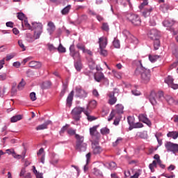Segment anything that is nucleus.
Listing matches in <instances>:
<instances>
[{
    "mask_svg": "<svg viewBox=\"0 0 178 178\" xmlns=\"http://www.w3.org/2000/svg\"><path fill=\"white\" fill-rule=\"evenodd\" d=\"M138 63L139 65H138L135 70V74H140L142 83L147 84V83H149V80H151V70L143 67L141 60H139Z\"/></svg>",
    "mask_w": 178,
    "mask_h": 178,
    "instance_id": "f257e3e1",
    "label": "nucleus"
},
{
    "mask_svg": "<svg viewBox=\"0 0 178 178\" xmlns=\"http://www.w3.org/2000/svg\"><path fill=\"white\" fill-rule=\"evenodd\" d=\"M33 31H34L33 35L31 33H26V40L28 42H34L35 40H38L41 33H42V24L41 23L33 22Z\"/></svg>",
    "mask_w": 178,
    "mask_h": 178,
    "instance_id": "f03ea898",
    "label": "nucleus"
},
{
    "mask_svg": "<svg viewBox=\"0 0 178 178\" xmlns=\"http://www.w3.org/2000/svg\"><path fill=\"white\" fill-rule=\"evenodd\" d=\"M75 138L76 140L75 149L79 152H86L87 151V143H84V136L76 134Z\"/></svg>",
    "mask_w": 178,
    "mask_h": 178,
    "instance_id": "7ed1b4c3",
    "label": "nucleus"
},
{
    "mask_svg": "<svg viewBox=\"0 0 178 178\" xmlns=\"http://www.w3.org/2000/svg\"><path fill=\"white\" fill-rule=\"evenodd\" d=\"M163 98V92H155V91H152L149 96V100L152 105H156L158 101H162Z\"/></svg>",
    "mask_w": 178,
    "mask_h": 178,
    "instance_id": "20e7f679",
    "label": "nucleus"
},
{
    "mask_svg": "<svg viewBox=\"0 0 178 178\" xmlns=\"http://www.w3.org/2000/svg\"><path fill=\"white\" fill-rule=\"evenodd\" d=\"M86 111L87 110H85V108L83 107L76 106L72 111L73 119H74V120H76V122H79V120H80V118H81V113H83V112L84 113V112Z\"/></svg>",
    "mask_w": 178,
    "mask_h": 178,
    "instance_id": "39448f33",
    "label": "nucleus"
},
{
    "mask_svg": "<svg viewBox=\"0 0 178 178\" xmlns=\"http://www.w3.org/2000/svg\"><path fill=\"white\" fill-rule=\"evenodd\" d=\"M127 20L131 22V23H132V24H134V26H140V24H141V19L140 18V17L138 15L127 14Z\"/></svg>",
    "mask_w": 178,
    "mask_h": 178,
    "instance_id": "423d86ee",
    "label": "nucleus"
},
{
    "mask_svg": "<svg viewBox=\"0 0 178 178\" xmlns=\"http://www.w3.org/2000/svg\"><path fill=\"white\" fill-rule=\"evenodd\" d=\"M167 152H172V154H178V144L172 142H167L165 144Z\"/></svg>",
    "mask_w": 178,
    "mask_h": 178,
    "instance_id": "0eeeda50",
    "label": "nucleus"
},
{
    "mask_svg": "<svg viewBox=\"0 0 178 178\" xmlns=\"http://www.w3.org/2000/svg\"><path fill=\"white\" fill-rule=\"evenodd\" d=\"M92 149L95 155H99L102 152V147L99 146V140H92Z\"/></svg>",
    "mask_w": 178,
    "mask_h": 178,
    "instance_id": "6e6552de",
    "label": "nucleus"
},
{
    "mask_svg": "<svg viewBox=\"0 0 178 178\" xmlns=\"http://www.w3.org/2000/svg\"><path fill=\"white\" fill-rule=\"evenodd\" d=\"M87 92L81 86H76L75 88V97L77 98H87Z\"/></svg>",
    "mask_w": 178,
    "mask_h": 178,
    "instance_id": "1a4fd4ad",
    "label": "nucleus"
},
{
    "mask_svg": "<svg viewBox=\"0 0 178 178\" xmlns=\"http://www.w3.org/2000/svg\"><path fill=\"white\" fill-rule=\"evenodd\" d=\"M70 55L74 60H80L81 59L80 52L76 51L74 44H72L70 47Z\"/></svg>",
    "mask_w": 178,
    "mask_h": 178,
    "instance_id": "9d476101",
    "label": "nucleus"
},
{
    "mask_svg": "<svg viewBox=\"0 0 178 178\" xmlns=\"http://www.w3.org/2000/svg\"><path fill=\"white\" fill-rule=\"evenodd\" d=\"M98 126H95L90 129V134L92 136V138L95 140H99L101 138V134L97 131Z\"/></svg>",
    "mask_w": 178,
    "mask_h": 178,
    "instance_id": "9b49d317",
    "label": "nucleus"
},
{
    "mask_svg": "<svg viewBox=\"0 0 178 178\" xmlns=\"http://www.w3.org/2000/svg\"><path fill=\"white\" fill-rule=\"evenodd\" d=\"M165 83L168 84L171 88L173 90H177L178 89V84L174 83L173 81H175V79H173V76L169 75L168 76L165 80Z\"/></svg>",
    "mask_w": 178,
    "mask_h": 178,
    "instance_id": "f8f14e48",
    "label": "nucleus"
},
{
    "mask_svg": "<svg viewBox=\"0 0 178 178\" xmlns=\"http://www.w3.org/2000/svg\"><path fill=\"white\" fill-rule=\"evenodd\" d=\"M138 118L139 122L145 123V124H147V126H149V127H151V126H152V123L151 122V120L148 119V117H147V114H139Z\"/></svg>",
    "mask_w": 178,
    "mask_h": 178,
    "instance_id": "ddd939ff",
    "label": "nucleus"
},
{
    "mask_svg": "<svg viewBox=\"0 0 178 178\" xmlns=\"http://www.w3.org/2000/svg\"><path fill=\"white\" fill-rule=\"evenodd\" d=\"M147 35L150 40H159L160 34L159 31L156 29H151L149 33H147Z\"/></svg>",
    "mask_w": 178,
    "mask_h": 178,
    "instance_id": "4468645a",
    "label": "nucleus"
},
{
    "mask_svg": "<svg viewBox=\"0 0 178 178\" xmlns=\"http://www.w3.org/2000/svg\"><path fill=\"white\" fill-rule=\"evenodd\" d=\"M48 34L49 35H52L54 33H55V30H56V26H55V24L52 22H49L47 25V29H46Z\"/></svg>",
    "mask_w": 178,
    "mask_h": 178,
    "instance_id": "2eb2a0df",
    "label": "nucleus"
},
{
    "mask_svg": "<svg viewBox=\"0 0 178 178\" xmlns=\"http://www.w3.org/2000/svg\"><path fill=\"white\" fill-rule=\"evenodd\" d=\"M94 78L95 81H97V83H101L102 80H105L106 81H108V79L105 78V76L102 72H96L94 75Z\"/></svg>",
    "mask_w": 178,
    "mask_h": 178,
    "instance_id": "dca6fc26",
    "label": "nucleus"
},
{
    "mask_svg": "<svg viewBox=\"0 0 178 178\" xmlns=\"http://www.w3.org/2000/svg\"><path fill=\"white\" fill-rule=\"evenodd\" d=\"M50 163H51V165H56L58 162H59V156L55 154V152H51L50 154Z\"/></svg>",
    "mask_w": 178,
    "mask_h": 178,
    "instance_id": "f3484780",
    "label": "nucleus"
},
{
    "mask_svg": "<svg viewBox=\"0 0 178 178\" xmlns=\"http://www.w3.org/2000/svg\"><path fill=\"white\" fill-rule=\"evenodd\" d=\"M29 66L33 69H40L42 66V63L40 61L32 60L29 62Z\"/></svg>",
    "mask_w": 178,
    "mask_h": 178,
    "instance_id": "a211bd4d",
    "label": "nucleus"
},
{
    "mask_svg": "<svg viewBox=\"0 0 178 178\" xmlns=\"http://www.w3.org/2000/svg\"><path fill=\"white\" fill-rule=\"evenodd\" d=\"M73 97H74V90H72L67 97L66 104L69 108L72 106V104L73 102Z\"/></svg>",
    "mask_w": 178,
    "mask_h": 178,
    "instance_id": "6ab92c4d",
    "label": "nucleus"
},
{
    "mask_svg": "<svg viewBox=\"0 0 178 178\" xmlns=\"http://www.w3.org/2000/svg\"><path fill=\"white\" fill-rule=\"evenodd\" d=\"M99 48H106V45H108V39L104 37H102L99 39Z\"/></svg>",
    "mask_w": 178,
    "mask_h": 178,
    "instance_id": "aec40b11",
    "label": "nucleus"
},
{
    "mask_svg": "<svg viewBox=\"0 0 178 178\" xmlns=\"http://www.w3.org/2000/svg\"><path fill=\"white\" fill-rule=\"evenodd\" d=\"M107 95L110 98L108 99V104L110 105H115L118 101V98L115 97L114 93H108Z\"/></svg>",
    "mask_w": 178,
    "mask_h": 178,
    "instance_id": "412c9836",
    "label": "nucleus"
},
{
    "mask_svg": "<svg viewBox=\"0 0 178 178\" xmlns=\"http://www.w3.org/2000/svg\"><path fill=\"white\" fill-rule=\"evenodd\" d=\"M153 9L152 7H147L142 11V15L143 17H148L149 15H151V12H152Z\"/></svg>",
    "mask_w": 178,
    "mask_h": 178,
    "instance_id": "4be33fe9",
    "label": "nucleus"
},
{
    "mask_svg": "<svg viewBox=\"0 0 178 178\" xmlns=\"http://www.w3.org/2000/svg\"><path fill=\"white\" fill-rule=\"evenodd\" d=\"M22 27H25L24 30H32L33 31V24L32 26L29 24V20H27V18H26L22 24Z\"/></svg>",
    "mask_w": 178,
    "mask_h": 178,
    "instance_id": "5701e85b",
    "label": "nucleus"
},
{
    "mask_svg": "<svg viewBox=\"0 0 178 178\" xmlns=\"http://www.w3.org/2000/svg\"><path fill=\"white\" fill-rule=\"evenodd\" d=\"M175 24V21L172 19H165L163 22L164 27H172Z\"/></svg>",
    "mask_w": 178,
    "mask_h": 178,
    "instance_id": "b1692460",
    "label": "nucleus"
},
{
    "mask_svg": "<svg viewBox=\"0 0 178 178\" xmlns=\"http://www.w3.org/2000/svg\"><path fill=\"white\" fill-rule=\"evenodd\" d=\"M123 109H124V107L122 104H117L115 106V112L118 113V115H122L123 113Z\"/></svg>",
    "mask_w": 178,
    "mask_h": 178,
    "instance_id": "393cba45",
    "label": "nucleus"
},
{
    "mask_svg": "<svg viewBox=\"0 0 178 178\" xmlns=\"http://www.w3.org/2000/svg\"><path fill=\"white\" fill-rule=\"evenodd\" d=\"M170 8V6H169L168 3H163V4L161 5L160 10H161V12H163V13H166V12H168V10H169Z\"/></svg>",
    "mask_w": 178,
    "mask_h": 178,
    "instance_id": "a878e982",
    "label": "nucleus"
},
{
    "mask_svg": "<svg viewBox=\"0 0 178 178\" xmlns=\"http://www.w3.org/2000/svg\"><path fill=\"white\" fill-rule=\"evenodd\" d=\"M22 117L20 115H14L10 118L11 123H16V122H19V120H22Z\"/></svg>",
    "mask_w": 178,
    "mask_h": 178,
    "instance_id": "bb28decb",
    "label": "nucleus"
},
{
    "mask_svg": "<svg viewBox=\"0 0 178 178\" xmlns=\"http://www.w3.org/2000/svg\"><path fill=\"white\" fill-rule=\"evenodd\" d=\"M97 107V101L95 100H92L89 102V104L87 106L86 109L88 110L90 109H94L95 108Z\"/></svg>",
    "mask_w": 178,
    "mask_h": 178,
    "instance_id": "cd10ccee",
    "label": "nucleus"
},
{
    "mask_svg": "<svg viewBox=\"0 0 178 178\" xmlns=\"http://www.w3.org/2000/svg\"><path fill=\"white\" fill-rule=\"evenodd\" d=\"M74 67L77 72H80L81 70V68L83 67L81 65V62L79 60H77L74 63Z\"/></svg>",
    "mask_w": 178,
    "mask_h": 178,
    "instance_id": "c85d7f7f",
    "label": "nucleus"
},
{
    "mask_svg": "<svg viewBox=\"0 0 178 178\" xmlns=\"http://www.w3.org/2000/svg\"><path fill=\"white\" fill-rule=\"evenodd\" d=\"M167 137H172L174 140L178 138V132L177 131H171L167 134Z\"/></svg>",
    "mask_w": 178,
    "mask_h": 178,
    "instance_id": "c756f323",
    "label": "nucleus"
},
{
    "mask_svg": "<svg viewBox=\"0 0 178 178\" xmlns=\"http://www.w3.org/2000/svg\"><path fill=\"white\" fill-rule=\"evenodd\" d=\"M6 153L8 154V155H13V158H16V152H15V149H7L6 150Z\"/></svg>",
    "mask_w": 178,
    "mask_h": 178,
    "instance_id": "7c9ffc66",
    "label": "nucleus"
},
{
    "mask_svg": "<svg viewBox=\"0 0 178 178\" xmlns=\"http://www.w3.org/2000/svg\"><path fill=\"white\" fill-rule=\"evenodd\" d=\"M159 58V56L158 55H149V60H150L152 63H155V62L158 60Z\"/></svg>",
    "mask_w": 178,
    "mask_h": 178,
    "instance_id": "2f4dec72",
    "label": "nucleus"
},
{
    "mask_svg": "<svg viewBox=\"0 0 178 178\" xmlns=\"http://www.w3.org/2000/svg\"><path fill=\"white\" fill-rule=\"evenodd\" d=\"M71 8H72V6H70V5H68L65 8H64L61 10L62 15H67V13H69V12H70Z\"/></svg>",
    "mask_w": 178,
    "mask_h": 178,
    "instance_id": "473e14b6",
    "label": "nucleus"
},
{
    "mask_svg": "<svg viewBox=\"0 0 178 178\" xmlns=\"http://www.w3.org/2000/svg\"><path fill=\"white\" fill-rule=\"evenodd\" d=\"M56 49L60 54H65V52H66V48H65L60 43Z\"/></svg>",
    "mask_w": 178,
    "mask_h": 178,
    "instance_id": "72a5a7b5",
    "label": "nucleus"
},
{
    "mask_svg": "<svg viewBox=\"0 0 178 178\" xmlns=\"http://www.w3.org/2000/svg\"><path fill=\"white\" fill-rule=\"evenodd\" d=\"M153 41H154V49L156 50L159 49V47H161V41H159V39H156Z\"/></svg>",
    "mask_w": 178,
    "mask_h": 178,
    "instance_id": "f704fd0d",
    "label": "nucleus"
},
{
    "mask_svg": "<svg viewBox=\"0 0 178 178\" xmlns=\"http://www.w3.org/2000/svg\"><path fill=\"white\" fill-rule=\"evenodd\" d=\"M84 114L87 116L88 120L89 122H92V120H95L97 119L95 117L90 115L88 113V111L86 110V111H84Z\"/></svg>",
    "mask_w": 178,
    "mask_h": 178,
    "instance_id": "c9c22d12",
    "label": "nucleus"
},
{
    "mask_svg": "<svg viewBox=\"0 0 178 178\" xmlns=\"http://www.w3.org/2000/svg\"><path fill=\"white\" fill-rule=\"evenodd\" d=\"M93 175H95V176H97V177H102V172L97 168H94Z\"/></svg>",
    "mask_w": 178,
    "mask_h": 178,
    "instance_id": "e433bc0d",
    "label": "nucleus"
},
{
    "mask_svg": "<svg viewBox=\"0 0 178 178\" xmlns=\"http://www.w3.org/2000/svg\"><path fill=\"white\" fill-rule=\"evenodd\" d=\"M154 168H156V161H153L152 163L149 165V168L150 169L151 172H155V170Z\"/></svg>",
    "mask_w": 178,
    "mask_h": 178,
    "instance_id": "4c0bfd02",
    "label": "nucleus"
},
{
    "mask_svg": "<svg viewBox=\"0 0 178 178\" xmlns=\"http://www.w3.org/2000/svg\"><path fill=\"white\" fill-rule=\"evenodd\" d=\"M127 120H128V123L129 124V126H132V127L134 126V117H131V116H129L127 118Z\"/></svg>",
    "mask_w": 178,
    "mask_h": 178,
    "instance_id": "58836bf2",
    "label": "nucleus"
},
{
    "mask_svg": "<svg viewBox=\"0 0 178 178\" xmlns=\"http://www.w3.org/2000/svg\"><path fill=\"white\" fill-rule=\"evenodd\" d=\"M113 45L114 48H120V41L119 40L115 38L113 42Z\"/></svg>",
    "mask_w": 178,
    "mask_h": 178,
    "instance_id": "ea45409f",
    "label": "nucleus"
},
{
    "mask_svg": "<svg viewBox=\"0 0 178 178\" xmlns=\"http://www.w3.org/2000/svg\"><path fill=\"white\" fill-rule=\"evenodd\" d=\"M108 168L111 169V170H115L117 168L116 163L111 161L108 164Z\"/></svg>",
    "mask_w": 178,
    "mask_h": 178,
    "instance_id": "a19ab883",
    "label": "nucleus"
},
{
    "mask_svg": "<svg viewBox=\"0 0 178 178\" xmlns=\"http://www.w3.org/2000/svg\"><path fill=\"white\" fill-rule=\"evenodd\" d=\"M100 133L102 134H103V136H105L106 134H109L110 133V130L109 129L106 128V127H104V128H102L101 130H100Z\"/></svg>",
    "mask_w": 178,
    "mask_h": 178,
    "instance_id": "79ce46f5",
    "label": "nucleus"
},
{
    "mask_svg": "<svg viewBox=\"0 0 178 178\" xmlns=\"http://www.w3.org/2000/svg\"><path fill=\"white\" fill-rule=\"evenodd\" d=\"M105 47H102L99 48L100 49V55H102V56H108V51L105 50L104 49Z\"/></svg>",
    "mask_w": 178,
    "mask_h": 178,
    "instance_id": "37998d69",
    "label": "nucleus"
},
{
    "mask_svg": "<svg viewBox=\"0 0 178 178\" xmlns=\"http://www.w3.org/2000/svg\"><path fill=\"white\" fill-rule=\"evenodd\" d=\"M165 99L168 104H172L175 102V99H173V97L172 96L167 95L165 96Z\"/></svg>",
    "mask_w": 178,
    "mask_h": 178,
    "instance_id": "c03bdc74",
    "label": "nucleus"
},
{
    "mask_svg": "<svg viewBox=\"0 0 178 178\" xmlns=\"http://www.w3.org/2000/svg\"><path fill=\"white\" fill-rule=\"evenodd\" d=\"M76 48L78 49H81V51H82L83 53L84 51L86 50V45L83 44L82 43H78L76 44Z\"/></svg>",
    "mask_w": 178,
    "mask_h": 178,
    "instance_id": "a18cd8bd",
    "label": "nucleus"
},
{
    "mask_svg": "<svg viewBox=\"0 0 178 178\" xmlns=\"http://www.w3.org/2000/svg\"><path fill=\"white\" fill-rule=\"evenodd\" d=\"M129 38L131 40V42L135 44V45H137V44H138V39H137V38L134 37L133 35H131Z\"/></svg>",
    "mask_w": 178,
    "mask_h": 178,
    "instance_id": "49530a36",
    "label": "nucleus"
},
{
    "mask_svg": "<svg viewBox=\"0 0 178 178\" xmlns=\"http://www.w3.org/2000/svg\"><path fill=\"white\" fill-rule=\"evenodd\" d=\"M47 48H48L49 51H50V52L56 51V49H57V48L55 47V46H54V44H50V43L47 44Z\"/></svg>",
    "mask_w": 178,
    "mask_h": 178,
    "instance_id": "de8ad7c7",
    "label": "nucleus"
},
{
    "mask_svg": "<svg viewBox=\"0 0 178 178\" xmlns=\"http://www.w3.org/2000/svg\"><path fill=\"white\" fill-rule=\"evenodd\" d=\"M102 30H104V31H109V25L108 23L104 22L102 24Z\"/></svg>",
    "mask_w": 178,
    "mask_h": 178,
    "instance_id": "09e8293b",
    "label": "nucleus"
},
{
    "mask_svg": "<svg viewBox=\"0 0 178 178\" xmlns=\"http://www.w3.org/2000/svg\"><path fill=\"white\" fill-rule=\"evenodd\" d=\"M31 101L33 102L37 101V96L35 95V92H32L29 95Z\"/></svg>",
    "mask_w": 178,
    "mask_h": 178,
    "instance_id": "8fccbe9b",
    "label": "nucleus"
},
{
    "mask_svg": "<svg viewBox=\"0 0 178 178\" xmlns=\"http://www.w3.org/2000/svg\"><path fill=\"white\" fill-rule=\"evenodd\" d=\"M122 34L124 35L125 38H130L132 35L130 34V32L126 29L122 31Z\"/></svg>",
    "mask_w": 178,
    "mask_h": 178,
    "instance_id": "3c124183",
    "label": "nucleus"
},
{
    "mask_svg": "<svg viewBox=\"0 0 178 178\" xmlns=\"http://www.w3.org/2000/svg\"><path fill=\"white\" fill-rule=\"evenodd\" d=\"M67 134L69 136H76V129H73L72 128H70L67 131Z\"/></svg>",
    "mask_w": 178,
    "mask_h": 178,
    "instance_id": "603ef678",
    "label": "nucleus"
},
{
    "mask_svg": "<svg viewBox=\"0 0 178 178\" xmlns=\"http://www.w3.org/2000/svg\"><path fill=\"white\" fill-rule=\"evenodd\" d=\"M18 45L22 49V51H26V46H24V43H23V40H18Z\"/></svg>",
    "mask_w": 178,
    "mask_h": 178,
    "instance_id": "864d4df0",
    "label": "nucleus"
},
{
    "mask_svg": "<svg viewBox=\"0 0 178 178\" xmlns=\"http://www.w3.org/2000/svg\"><path fill=\"white\" fill-rule=\"evenodd\" d=\"M24 86H26V82H24V80L22 79V81H20L17 86L18 90H23V87H24Z\"/></svg>",
    "mask_w": 178,
    "mask_h": 178,
    "instance_id": "5fc2aeb1",
    "label": "nucleus"
},
{
    "mask_svg": "<svg viewBox=\"0 0 178 178\" xmlns=\"http://www.w3.org/2000/svg\"><path fill=\"white\" fill-rule=\"evenodd\" d=\"M134 129H141L142 127H144V124L141 122H136L134 124Z\"/></svg>",
    "mask_w": 178,
    "mask_h": 178,
    "instance_id": "6e6d98bb",
    "label": "nucleus"
},
{
    "mask_svg": "<svg viewBox=\"0 0 178 178\" xmlns=\"http://www.w3.org/2000/svg\"><path fill=\"white\" fill-rule=\"evenodd\" d=\"M148 5V0H143V2L139 6V9H144V6H147Z\"/></svg>",
    "mask_w": 178,
    "mask_h": 178,
    "instance_id": "4d7b16f0",
    "label": "nucleus"
},
{
    "mask_svg": "<svg viewBox=\"0 0 178 178\" xmlns=\"http://www.w3.org/2000/svg\"><path fill=\"white\" fill-rule=\"evenodd\" d=\"M5 92H6V88L5 86L0 87V97H3L5 95Z\"/></svg>",
    "mask_w": 178,
    "mask_h": 178,
    "instance_id": "13d9d810",
    "label": "nucleus"
},
{
    "mask_svg": "<svg viewBox=\"0 0 178 178\" xmlns=\"http://www.w3.org/2000/svg\"><path fill=\"white\" fill-rule=\"evenodd\" d=\"M115 110H113L110 114V115L108 116V122H111V120H112V119H113L115 118Z\"/></svg>",
    "mask_w": 178,
    "mask_h": 178,
    "instance_id": "bf43d9fd",
    "label": "nucleus"
},
{
    "mask_svg": "<svg viewBox=\"0 0 178 178\" xmlns=\"http://www.w3.org/2000/svg\"><path fill=\"white\" fill-rule=\"evenodd\" d=\"M35 130L38 131L40 130H45V123H43L42 124L38 125L36 128Z\"/></svg>",
    "mask_w": 178,
    "mask_h": 178,
    "instance_id": "052dcab7",
    "label": "nucleus"
},
{
    "mask_svg": "<svg viewBox=\"0 0 178 178\" xmlns=\"http://www.w3.org/2000/svg\"><path fill=\"white\" fill-rule=\"evenodd\" d=\"M131 93L133 94V95H135L136 97L141 95V92L137 90V89H132Z\"/></svg>",
    "mask_w": 178,
    "mask_h": 178,
    "instance_id": "680f3d73",
    "label": "nucleus"
},
{
    "mask_svg": "<svg viewBox=\"0 0 178 178\" xmlns=\"http://www.w3.org/2000/svg\"><path fill=\"white\" fill-rule=\"evenodd\" d=\"M17 19H19V20H24V13H17Z\"/></svg>",
    "mask_w": 178,
    "mask_h": 178,
    "instance_id": "e2e57ef3",
    "label": "nucleus"
},
{
    "mask_svg": "<svg viewBox=\"0 0 178 178\" xmlns=\"http://www.w3.org/2000/svg\"><path fill=\"white\" fill-rule=\"evenodd\" d=\"M67 127H69L68 124H66L65 126L63 127L60 131V136H62V134H63V133H65V131H66V130H67Z\"/></svg>",
    "mask_w": 178,
    "mask_h": 178,
    "instance_id": "0e129e2a",
    "label": "nucleus"
},
{
    "mask_svg": "<svg viewBox=\"0 0 178 178\" xmlns=\"http://www.w3.org/2000/svg\"><path fill=\"white\" fill-rule=\"evenodd\" d=\"M172 54L176 56V58H178V47H175L172 49Z\"/></svg>",
    "mask_w": 178,
    "mask_h": 178,
    "instance_id": "69168bd1",
    "label": "nucleus"
},
{
    "mask_svg": "<svg viewBox=\"0 0 178 178\" xmlns=\"http://www.w3.org/2000/svg\"><path fill=\"white\" fill-rule=\"evenodd\" d=\"M51 87H52V82L49 80L47 81L45 88L49 89V88H51Z\"/></svg>",
    "mask_w": 178,
    "mask_h": 178,
    "instance_id": "338daca9",
    "label": "nucleus"
},
{
    "mask_svg": "<svg viewBox=\"0 0 178 178\" xmlns=\"http://www.w3.org/2000/svg\"><path fill=\"white\" fill-rule=\"evenodd\" d=\"M15 58V54H8L6 56V60L9 61L10 60V59H13Z\"/></svg>",
    "mask_w": 178,
    "mask_h": 178,
    "instance_id": "774afa93",
    "label": "nucleus"
}]
</instances>
